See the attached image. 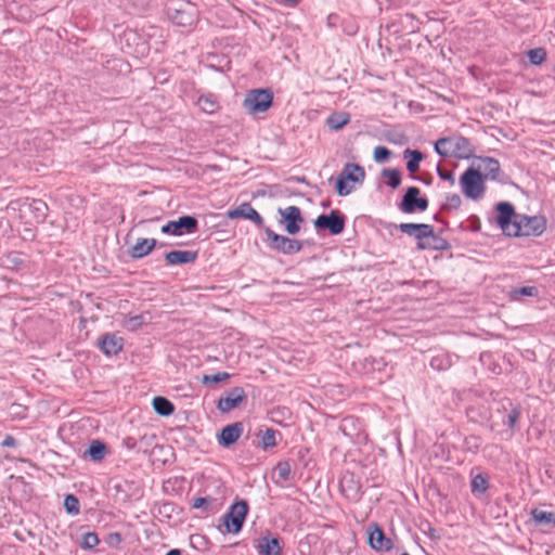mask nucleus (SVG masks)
Returning <instances> with one entry per match:
<instances>
[{"label": "nucleus", "instance_id": "nucleus-18", "mask_svg": "<svg viewBox=\"0 0 555 555\" xmlns=\"http://www.w3.org/2000/svg\"><path fill=\"white\" fill-rule=\"evenodd\" d=\"M369 544L375 551H390L393 547L392 540L385 535L377 524L369 527Z\"/></svg>", "mask_w": 555, "mask_h": 555}, {"label": "nucleus", "instance_id": "nucleus-52", "mask_svg": "<svg viewBox=\"0 0 555 555\" xmlns=\"http://www.w3.org/2000/svg\"><path fill=\"white\" fill-rule=\"evenodd\" d=\"M115 488H116L117 490L121 489V483H117V485L115 486Z\"/></svg>", "mask_w": 555, "mask_h": 555}, {"label": "nucleus", "instance_id": "nucleus-6", "mask_svg": "<svg viewBox=\"0 0 555 555\" xmlns=\"http://www.w3.org/2000/svg\"><path fill=\"white\" fill-rule=\"evenodd\" d=\"M267 243L270 249L283 255H293L302 249V243L298 240L289 238L275 233L270 228H264Z\"/></svg>", "mask_w": 555, "mask_h": 555}, {"label": "nucleus", "instance_id": "nucleus-25", "mask_svg": "<svg viewBox=\"0 0 555 555\" xmlns=\"http://www.w3.org/2000/svg\"><path fill=\"white\" fill-rule=\"evenodd\" d=\"M157 245L155 238L140 237L137 243L129 249V256L133 259H141L147 256Z\"/></svg>", "mask_w": 555, "mask_h": 555}, {"label": "nucleus", "instance_id": "nucleus-1", "mask_svg": "<svg viewBox=\"0 0 555 555\" xmlns=\"http://www.w3.org/2000/svg\"><path fill=\"white\" fill-rule=\"evenodd\" d=\"M435 152L442 157L469 158L475 153V146L468 139L462 135H453L437 140Z\"/></svg>", "mask_w": 555, "mask_h": 555}, {"label": "nucleus", "instance_id": "nucleus-39", "mask_svg": "<svg viewBox=\"0 0 555 555\" xmlns=\"http://www.w3.org/2000/svg\"><path fill=\"white\" fill-rule=\"evenodd\" d=\"M373 156L375 162L385 163L390 158L391 151L386 146L378 145L374 149Z\"/></svg>", "mask_w": 555, "mask_h": 555}, {"label": "nucleus", "instance_id": "nucleus-4", "mask_svg": "<svg viewBox=\"0 0 555 555\" xmlns=\"http://www.w3.org/2000/svg\"><path fill=\"white\" fill-rule=\"evenodd\" d=\"M546 230V219L543 216L518 215L515 217L512 236H540Z\"/></svg>", "mask_w": 555, "mask_h": 555}, {"label": "nucleus", "instance_id": "nucleus-32", "mask_svg": "<svg viewBox=\"0 0 555 555\" xmlns=\"http://www.w3.org/2000/svg\"><path fill=\"white\" fill-rule=\"evenodd\" d=\"M349 121V115L346 113H334L327 118V125L334 129L339 130Z\"/></svg>", "mask_w": 555, "mask_h": 555}, {"label": "nucleus", "instance_id": "nucleus-35", "mask_svg": "<svg viewBox=\"0 0 555 555\" xmlns=\"http://www.w3.org/2000/svg\"><path fill=\"white\" fill-rule=\"evenodd\" d=\"M532 519L538 524H554L555 517L553 513L541 511V509H533L531 512Z\"/></svg>", "mask_w": 555, "mask_h": 555}, {"label": "nucleus", "instance_id": "nucleus-12", "mask_svg": "<svg viewBox=\"0 0 555 555\" xmlns=\"http://www.w3.org/2000/svg\"><path fill=\"white\" fill-rule=\"evenodd\" d=\"M278 212L281 216L280 223L284 224L285 231L289 235H295L300 230V224L304 222L301 210L297 206H288L284 209L279 208Z\"/></svg>", "mask_w": 555, "mask_h": 555}, {"label": "nucleus", "instance_id": "nucleus-26", "mask_svg": "<svg viewBox=\"0 0 555 555\" xmlns=\"http://www.w3.org/2000/svg\"><path fill=\"white\" fill-rule=\"evenodd\" d=\"M417 248L421 250L433 249V250L444 251V250L450 249L451 245L446 238L439 236L438 234H436L433 231V235L428 236L424 241V243L417 244Z\"/></svg>", "mask_w": 555, "mask_h": 555}, {"label": "nucleus", "instance_id": "nucleus-33", "mask_svg": "<svg viewBox=\"0 0 555 555\" xmlns=\"http://www.w3.org/2000/svg\"><path fill=\"white\" fill-rule=\"evenodd\" d=\"M382 176L388 178L387 184L397 189L401 184V172L398 169H383Z\"/></svg>", "mask_w": 555, "mask_h": 555}, {"label": "nucleus", "instance_id": "nucleus-46", "mask_svg": "<svg viewBox=\"0 0 555 555\" xmlns=\"http://www.w3.org/2000/svg\"><path fill=\"white\" fill-rule=\"evenodd\" d=\"M438 176L440 179L449 181L451 185L455 183L454 175L452 171L441 169L440 167L437 168Z\"/></svg>", "mask_w": 555, "mask_h": 555}, {"label": "nucleus", "instance_id": "nucleus-8", "mask_svg": "<svg viewBox=\"0 0 555 555\" xmlns=\"http://www.w3.org/2000/svg\"><path fill=\"white\" fill-rule=\"evenodd\" d=\"M168 16L171 22L180 27H191L196 22V9L190 2H179L176 7L168 8Z\"/></svg>", "mask_w": 555, "mask_h": 555}, {"label": "nucleus", "instance_id": "nucleus-43", "mask_svg": "<svg viewBox=\"0 0 555 555\" xmlns=\"http://www.w3.org/2000/svg\"><path fill=\"white\" fill-rule=\"evenodd\" d=\"M291 470L292 469H291V465L288 462H280L275 466V472H276L279 478L283 481L288 480Z\"/></svg>", "mask_w": 555, "mask_h": 555}, {"label": "nucleus", "instance_id": "nucleus-23", "mask_svg": "<svg viewBox=\"0 0 555 555\" xmlns=\"http://www.w3.org/2000/svg\"><path fill=\"white\" fill-rule=\"evenodd\" d=\"M98 346L106 356H116L122 349L124 339L116 334L107 333L99 339Z\"/></svg>", "mask_w": 555, "mask_h": 555}, {"label": "nucleus", "instance_id": "nucleus-29", "mask_svg": "<svg viewBox=\"0 0 555 555\" xmlns=\"http://www.w3.org/2000/svg\"><path fill=\"white\" fill-rule=\"evenodd\" d=\"M403 156L405 159H408L406 169L411 173L416 172L420 169V163L423 160V153L420 152L418 150L406 149L403 152Z\"/></svg>", "mask_w": 555, "mask_h": 555}, {"label": "nucleus", "instance_id": "nucleus-13", "mask_svg": "<svg viewBox=\"0 0 555 555\" xmlns=\"http://www.w3.org/2000/svg\"><path fill=\"white\" fill-rule=\"evenodd\" d=\"M496 222L505 235L512 236L514 232L515 217L519 214L515 212L514 206L508 202H501L496 205Z\"/></svg>", "mask_w": 555, "mask_h": 555}, {"label": "nucleus", "instance_id": "nucleus-34", "mask_svg": "<svg viewBox=\"0 0 555 555\" xmlns=\"http://www.w3.org/2000/svg\"><path fill=\"white\" fill-rule=\"evenodd\" d=\"M276 435L280 433L272 428H267L261 436V446L264 450L276 446Z\"/></svg>", "mask_w": 555, "mask_h": 555}, {"label": "nucleus", "instance_id": "nucleus-14", "mask_svg": "<svg viewBox=\"0 0 555 555\" xmlns=\"http://www.w3.org/2000/svg\"><path fill=\"white\" fill-rule=\"evenodd\" d=\"M479 165L477 170H480L481 177L485 181L504 182V173L501 170L500 162L493 157H479Z\"/></svg>", "mask_w": 555, "mask_h": 555}, {"label": "nucleus", "instance_id": "nucleus-2", "mask_svg": "<svg viewBox=\"0 0 555 555\" xmlns=\"http://www.w3.org/2000/svg\"><path fill=\"white\" fill-rule=\"evenodd\" d=\"M460 185L463 194L473 201L480 199L486 191L485 180L480 170L468 167L460 177Z\"/></svg>", "mask_w": 555, "mask_h": 555}, {"label": "nucleus", "instance_id": "nucleus-10", "mask_svg": "<svg viewBox=\"0 0 555 555\" xmlns=\"http://www.w3.org/2000/svg\"><path fill=\"white\" fill-rule=\"evenodd\" d=\"M421 190L416 186H409L398 205L399 209L404 214H413L415 211H425L428 208V199L421 197Z\"/></svg>", "mask_w": 555, "mask_h": 555}, {"label": "nucleus", "instance_id": "nucleus-16", "mask_svg": "<svg viewBox=\"0 0 555 555\" xmlns=\"http://www.w3.org/2000/svg\"><path fill=\"white\" fill-rule=\"evenodd\" d=\"M17 204L20 207H27L30 214L33 215V218L35 222L42 223L44 222L47 216H48V205L42 199H36V198H23L18 199L16 202H11L10 205Z\"/></svg>", "mask_w": 555, "mask_h": 555}, {"label": "nucleus", "instance_id": "nucleus-51", "mask_svg": "<svg viewBox=\"0 0 555 555\" xmlns=\"http://www.w3.org/2000/svg\"><path fill=\"white\" fill-rule=\"evenodd\" d=\"M472 440H473V441H475L474 447H475V448H478V443H477L478 438H477V437H475V436H472V437H469V438H467V439H466V443H467V444H469Z\"/></svg>", "mask_w": 555, "mask_h": 555}, {"label": "nucleus", "instance_id": "nucleus-49", "mask_svg": "<svg viewBox=\"0 0 555 555\" xmlns=\"http://www.w3.org/2000/svg\"><path fill=\"white\" fill-rule=\"evenodd\" d=\"M121 535L118 532H112L108 537V543L109 544H118L121 542Z\"/></svg>", "mask_w": 555, "mask_h": 555}, {"label": "nucleus", "instance_id": "nucleus-48", "mask_svg": "<svg viewBox=\"0 0 555 555\" xmlns=\"http://www.w3.org/2000/svg\"><path fill=\"white\" fill-rule=\"evenodd\" d=\"M1 446L4 448H13L16 446V440L13 436L7 435L1 442Z\"/></svg>", "mask_w": 555, "mask_h": 555}, {"label": "nucleus", "instance_id": "nucleus-36", "mask_svg": "<svg viewBox=\"0 0 555 555\" xmlns=\"http://www.w3.org/2000/svg\"><path fill=\"white\" fill-rule=\"evenodd\" d=\"M546 50L544 48H534L529 50L528 57L531 64L541 65L546 60Z\"/></svg>", "mask_w": 555, "mask_h": 555}, {"label": "nucleus", "instance_id": "nucleus-17", "mask_svg": "<svg viewBox=\"0 0 555 555\" xmlns=\"http://www.w3.org/2000/svg\"><path fill=\"white\" fill-rule=\"evenodd\" d=\"M343 495L349 500L357 502L361 499V485L352 473L343 475L339 481Z\"/></svg>", "mask_w": 555, "mask_h": 555}, {"label": "nucleus", "instance_id": "nucleus-50", "mask_svg": "<svg viewBox=\"0 0 555 555\" xmlns=\"http://www.w3.org/2000/svg\"><path fill=\"white\" fill-rule=\"evenodd\" d=\"M181 554H182L181 550H179V548H172V550H170L169 552H167V554H166V555H181Z\"/></svg>", "mask_w": 555, "mask_h": 555}, {"label": "nucleus", "instance_id": "nucleus-9", "mask_svg": "<svg viewBox=\"0 0 555 555\" xmlns=\"http://www.w3.org/2000/svg\"><path fill=\"white\" fill-rule=\"evenodd\" d=\"M346 218L339 210L322 214L317 217L313 224L317 230H327L332 235H339L345 229Z\"/></svg>", "mask_w": 555, "mask_h": 555}, {"label": "nucleus", "instance_id": "nucleus-45", "mask_svg": "<svg viewBox=\"0 0 555 555\" xmlns=\"http://www.w3.org/2000/svg\"><path fill=\"white\" fill-rule=\"evenodd\" d=\"M520 416V410L517 406H514L509 413L507 414L506 420L504 421V424H506L509 428H514L517 424Z\"/></svg>", "mask_w": 555, "mask_h": 555}, {"label": "nucleus", "instance_id": "nucleus-22", "mask_svg": "<svg viewBox=\"0 0 555 555\" xmlns=\"http://www.w3.org/2000/svg\"><path fill=\"white\" fill-rule=\"evenodd\" d=\"M255 548L259 555H281V540L272 537L270 533L259 538L255 544Z\"/></svg>", "mask_w": 555, "mask_h": 555}, {"label": "nucleus", "instance_id": "nucleus-42", "mask_svg": "<svg viewBox=\"0 0 555 555\" xmlns=\"http://www.w3.org/2000/svg\"><path fill=\"white\" fill-rule=\"evenodd\" d=\"M538 295V288L534 286H522L519 288H515L512 291V297L514 299H518L519 296H537Z\"/></svg>", "mask_w": 555, "mask_h": 555}, {"label": "nucleus", "instance_id": "nucleus-44", "mask_svg": "<svg viewBox=\"0 0 555 555\" xmlns=\"http://www.w3.org/2000/svg\"><path fill=\"white\" fill-rule=\"evenodd\" d=\"M214 501L215 499L210 496L196 498L192 503V507L196 509H203L204 512H206L207 508L214 503Z\"/></svg>", "mask_w": 555, "mask_h": 555}, {"label": "nucleus", "instance_id": "nucleus-19", "mask_svg": "<svg viewBox=\"0 0 555 555\" xmlns=\"http://www.w3.org/2000/svg\"><path fill=\"white\" fill-rule=\"evenodd\" d=\"M397 228L404 234L414 237L417 244L433 235V225L427 223H400Z\"/></svg>", "mask_w": 555, "mask_h": 555}, {"label": "nucleus", "instance_id": "nucleus-30", "mask_svg": "<svg viewBox=\"0 0 555 555\" xmlns=\"http://www.w3.org/2000/svg\"><path fill=\"white\" fill-rule=\"evenodd\" d=\"M153 409L158 415L169 416L173 413L175 405L164 397H155L153 399Z\"/></svg>", "mask_w": 555, "mask_h": 555}, {"label": "nucleus", "instance_id": "nucleus-31", "mask_svg": "<svg viewBox=\"0 0 555 555\" xmlns=\"http://www.w3.org/2000/svg\"><path fill=\"white\" fill-rule=\"evenodd\" d=\"M488 487V479L482 474L476 475L470 482L472 492L475 495L483 494Z\"/></svg>", "mask_w": 555, "mask_h": 555}, {"label": "nucleus", "instance_id": "nucleus-47", "mask_svg": "<svg viewBox=\"0 0 555 555\" xmlns=\"http://www.w3.org/2000/svg\"><path fill=\"white\" fill-rule=\"evenodd\" d=\"M128 322H129L131 328L133 330L143 324L144 318H143V315L138 314V315L131 317Z\"/></svg>", "mask_w": 555, "mask_h": 555}, {"label": "nucleus", "instance_id": "nucleus-37", "mask_svg": "<svg viewBox=\"0 0 555 555\" xmlns=\"http://www.w3.org/2000/svg\"><path fill=\"white\" fill-rule=\"evenodd\" d=\"M64 507L68 514H79V501L74 494H67L64 499Z\"/></svg>", "mask_w": 555, "mask_h": 555}, {"label": "nucleus", "instance_id": "nucleus-5", "mask_svg": "<svg viewBox=\"0 0 555 555\" xmlns=\"http://www.w3.org/2000/svg\"><path fill=\"white\" fill-rule=\"evenodd\" d=\"M249 506L246 501L241 500L233 503L229 511L222 516L227 533H238L248 514Z\"/></svg>", "mask_w": 555, "mask_h": 555}, {"label": "nucleus", "instance_id": "nucleus-24", "mask_svg": "<svg viewBox=\"0 0 555 555\" xmlns=\"http://www.w3.org/2000/svg\"><path fill=\"white\" fill-rule=\"evenodd\" d=\"M194 250H171L165 254V260L170 266L192 263L197 259Z\"/></svg>", "mask_w": 555, "mask_h": 555}, {"label": "nucleus", "instance_id": "nucleus-28", "mask_svg": "<svg viewBox=\"0 0 555 555\" xmlns=\"http://www.w3.org/2000/svg\"><path fill=\"white\" fill-rule=\"evenodd\" d=\"M197 106L202 112L209 115L216 113L220 108L217 96L210 93L206 95H201L197 100Z\"/></svg>", "mask_w": 555, "mask_h": 555}, {"label": "nucleus", "instance_id": "nucleus-27", "mask_svg": "<svg viewBox=\"0 0 555 555\" xmlns=\"http://www.w3.org/2000/svg\"><path fill=\"white\" fill-rule=\"evenodd\" d=\"M107 453L106 446L101 440H92L89 448L85 452V456H89L94 462H101Z\"/></svg>", "mask_w": 555, "mask_h": 555}, {"label": "nucleus", "instance_id": "nucleus-20", "mask_svg": "<svg viewBox=\"0 0 555 555\" xmlns=\"http://www.w3.org/2000/svg\"><path fill=\"white\" fill-rule=\"evenodd\" d=\"M230 219L243 218L253 221L258 228L263 227V218L258 211L249 204L243 203L238 207L228 211Z\"/></svg>", "mask_w": 555, "mask_h": 555}, {"label": "nucleus", "instance_id": "nucleus-15", "mask_svg": "<svg viewBox=\"0 0 555 555\" xmlns=\"http://www.w3.org/2000/svg\"><path fill=\"white\" fill-rule=\"evenodd\" d=\"M246 398L247 396L242 387H233L220 397L217 408L220 412L228 413L237 408Z\"/></svg>", "mask_w": 555, "mask_h": 555}, {"label": "nucleus", "instance_id": "nucleus-7", "mask_svg": "<svg viewBox=\"0 0 555 555\" xmlns=\"http://www.w3.org/2000/svg\"><path fill=\"white\" fill-rule=\"evenodd\" d=\"M272 101L273 93L270 89H254L247 93L243 105L249 113H263L272 105Z\"/></svg>", "mask_w": 555, "mask_h": 555}, {"label": "nucleus", "instance_id": "nucleus-11", "mask_svg": "<svg viewBox=\"0 0 555 555\" xmlns=\"http://www.w3.org/2000/svg\"><path fill=\"white\" fill-rule=\"evenodd\" d=\"M198 228V221L193 216H182L178 220L168 221L162 227L160 231L164 234H171L176 236L185 233H194Z\"/></svg>", "mask_w": 555, "mask_h": 555}, {"label": "nucleus", "instance_id": "nucleus-40", "mask_svg": "<svg viewBox=\"0 0 555 555\" xmlns=\"http://www.w3.org/2000/svg\"><path fill=\"white\" fill-rule=\"evenodd\" d=\"M100 540L95 532H87L83 534L81 547L85 550H91L99 544Z\"/></svg>", "mask_w": 555, "mask_h": 555}, {"label": "nucleus", "instance_id": "nucleus-3", "mask_svg": "<svg viewBox=\"0 0 555 555\" xmlns=\"http://www.w3.org/2000/svg\"><path fill=\"white\" fill-rule=\"evenodd\" d=\"M365 179L364 168L358 164L347 163L340 171L336 181V192L339 196L349 195L353 188L348 182L362 184Z\"/></svg>", "mask_w": 555, "mask_h": 555}, {"label": "nucleus", "instance_id": "nucleus-41", "mask_svg": "<svg viewBox=\"0 0 555 555\" xmlns=\"http://www.w3.org/2000/svg\"><path fill=\"white\" fill-rule=\"evenodd\" d=\"M462 204V199L457 194H449L446 198V203L442 205V210L459 209Z\"/></svg>", "mask_w": 555, "mask_h": 555}, {"label": "nucleus", "instance_id": "nucleus-21", "mask_svg": "<svg viewBox=\"0 0 555 555\" xmlns=\"http://www.w3.org/2000/svg\"><path fill=\"white\" fill-rule=\"evenodd\" d=\"M244 431L242 422H235L223 427L218 435V442L224 448L234 444Z\"/></svg>", "mask_w": 555, "mask_h": 555}, {"label": "nucleus", "instance_id": "nucleus-38", "mask_svg": "<svg viewBox=\"0 0 555 555\" xmlns=\"http://www.w3.org/2000/svg\"><path fill=\"white\" fill-rule=\"evenodd\" d=\"M228 378H230V374L229 373H227V372H218V373L212 374V375H204L202 382L205 385H214V384H218V383L224 382Z\"/></svg>", "mask_w": 555, "mask_h": 555}]
</instances>
